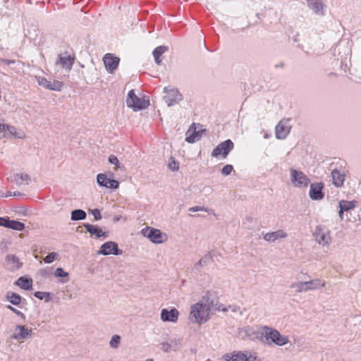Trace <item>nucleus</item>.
I'll use <instances>...</instances> for the list:
<instances>
[{
  "mask_svg": "<svg viewBox=\"0 0 361 361\" xmlns=\"http://www.w3.org/2000/svg\"><path fill=\"white\" fill-rule=\"evenodd\" d=\"M211 306L209 304L199 302L190 307V319L192 322L202 324L209 319V312Z\"/></svg>",
  "mask_w": 361,
  "mask_h": 361,
  "instance_id": "f257e3e1",
  "label": "nucleus"
},
{
  "mask_svg": "<svg viewBox=\"0 0 361 361\" xmlns=\"http://www.w3.org/2000/svg\"><path fill=\"white\" fill-rule=\"evenodd\" d=\"M262 334L268 342L271 341L279 346L284 345L289 342L287 336H281L278 330L267 326L262 327Z\"/></svg>",
  "mask_w": 361,
  "mask_h": 361,
  "instance_id": "f03ea898",
  "label": "nucleus"
},
{
  "mask_svg": "<svg viewBox=\"0 0 361 361\" xmlns=\"http://www.w3.org/2000/svg\"><path fill=\"white\" fill-rule=\"evenodd\" d=\"M325 285V281L319 279H315L309 281H299L293 283L290 286V288H295L296 293H300L304 291L315 290L320 287H324Z\"/></svg>",
  "mask_w": 361,
  "mask_h": 361,
  "instance_id": "7ed1b4c3",
  "label": "nucleus"
},
{
  "mask_svg": "<svg viewBox=\"0 0 361 361\" xmlns=\"http://www.w3.org/2000/svg\"><path fill=\"white\" fill-rule=\"evenodd\" d=\"M141 233L143 236L149 238L151 242L155 244H161L167 240V235L162 233L160 230L146 226L141 230Z\"/></svg>",
  "mask_w": 361,
  "mask_h": 361,
  "instance_id": "20e7f679",
  "label": "nucleus"
},
{
  "mask_svg": "<svg viewBox=\"0 0 361 361\" xmlns=\"http://www.w3.org/2000/svg\"><path fill=\"white\" fill-rule=\"evenodd\" d=\"M290 176L292 185L296 188H307L310 183V179L300 171L290 169Z\"/></svg>",
  "mask_w": 361,
  "mask_h": 361,
  "instance_id": "39448f33",
  "label": "nucleus"
},
{
  "mask_svg": "<svg viewBox=\"0 0 361 361\" xmlns=\"http://www.w3.org/2000/svg\"><path fill=\"white\" fill-rule=\"evenodd\" d=\"M126 104L134 111H139L146 109L149 105V102L144 99L137 97L134 91L131 90L128 92Z\"/></svg>",
  "mask_w": 361,
  "mask_h": 361,
  "instance_id": "423d86ee",
  "label": "nucleus"
},
{
  "mask_svg": "<svg viewBox=\"0 0 361 361\" xmlns=\"http://www.w3.org/2000/svg\"><path fill=\"white\" fill-rule=\"evenodd\" d=\"M234 144L231 140L228 139L219 143L212 152V157L218 158L222 157L225 159L228 155L230 152L233 150Z\"/></svg>",
  "mask_w": 361,
  "mask_h": 361,
  "instance_id": "0eeeda50",
  "label": "nucleus"
},
{
  "mask_svg": "<svg viewBox=\"0 0 361 361\" xmlns=\"http://www.w3.org/2000/svg\"><path fill=\"white\" fill-rule=\"evenodd\" d=\"M164 92L166 94L164 97L165 102L169 106H171L176 104L179 103L183 99V95L176 88L165 87Z\"/></svg>",
  "mask_w": 361,
  "mask_h": 361,
  "instance_id": "6e6552de",
  "label": "nucleus"
},
{
  "mask_svg": "<svg viewBox=\"0 0 361 361\" xmlns=\"http://www.w3.org/2000/svg\"><path fill=\"white\" fill-rule=\"evenodd\" d=\"M98 254L105 256L109 255H121L123 254V250L118 248L116 242L108 241L101 245Z\"/></svg>",
  "mask_w": 361,
  "mask_h": 361,
  "instance_id": "1a4fd4ad",
  "label": "nucleus"
},
{
  "mask_svg": "<svg viewBox=\"0 0 361 361\" xmlns=\"http://www.w3.org/2000/svg\"><path fill=\"white\" fill-rule=\"evenodd\" d=\"M313 235L315 240L323 246L329 245L331 241L329 232L321 226H316Z\"/></svg>",
  "mask_w": 361,
  "mask_h": 361,
  "instance_id": "9d476101",
  "label": "nucleus"
},
{
  "mask_svg": "<svg viewBox=\"0 0 361 361\" xmlns=\"http://www.w3.org/2000/svg\"><path fill=\"white\" fill-rule=\"evenodd\" d=\"M105 68L109 73H113L117 68L120 59L112 54H106L103 57Z\"/></svg>",
  "mask_w": 361,
  "mask_h": 361,
  "instance_id": "9b49d317",
  "label": "nucleus"
},
{
  "mask_svg": "<svg viewBox=\"0 0 361 361\" xmlns=\"http://www.w3.org/2000/svg\"><path fill=\"white\" fill-rule=\"evenodd\" d=\"M37 81L39 85L53 91H61L63 87V83L61 81L54 80L51 82L40 76L37 77Z\"/></svg>",
  "mask_w": 361,
  "mask_h": 361,
  "instance_id": "f8f14e48",
  "label": "nucleus"
},
{
  "mask_svg": "<svg viewBox=\"0 0 361 361\" xmlns=\"http://www.w3.org/2000/svg\"><path fill=\"white\" fill-rule=\"evenodd\" d=\"M97 181L99 186L111 189H117L119 186L118 180L107 177L104 173H99Z\"/></svg>",
  "mask_w": 361,
  "mask_h": 361,
  "instance_id": "ddd939ff",
  "label": "nucleus"
},
{
  "mask_svg": "<svg viewBox=\"0 0 361 361\" xmlns=\"http://www.w3.org/2000/svg\"><path fill=\"white\" fill-rule=\"evenodd\" d=\"M75 62V56L67 54H59L56 63L60 65L63 68L71 71Z\"/></svg>",
  "mask_w": 361,
  "mask_h": 361,
  "instance_id": "4468645a",
  "label": "nucleus"
},
{
  "mask_svg": "<svg viewBox=\"0 0 361 361\" xmlns=\"http://www.w3.org/2000/svg\"><path fill=\"white\" fill-rule=\"evenodd\" d=\"M323 187L322 183H312L310 187V197L313 200H320L323 199L324 196L322 191Z\"/></svg>",
  "mask_w": 361,
  "mask_h": 361,
  "instance_id": "2eb2a0df",
  "label": "nucleus"
},
{
  "mask_svg": "<svg viewBox=\"0 0 361 361\" xmlns=\"http://www.w3.org/2000/svg\"><path fill=\"white\" fill-rule=\"evenodd\" d=\"M32 335V331L30 329L22 325H17L16 331L13 334V338L16 340H25Z\"/></svg>",
  "mask_w": 361,
  "mask_h": 361,
  "instance_id": "dca6fc26",
  "label": "nucleus"
},
{
  "mask_svg": "<svg viewBox=\"0 0 361 361\" xmlns=\"http://www.w3.org/2000/svg\"><path fill=\"white\" fill-rule=\"evenodd\" d=\"M179 312L176 308L170 310L162 309L161 311V319L163 322H176L178 319Z\"/></svg>",
  "mask_w": 361,
  "mask_h": 361,
  "instance_id": "f3484780",
  "label": "nucleus"
},
{
  "mask_svg": "<svg viewBox=\"0 0 361 361\" xmlns=\"http://www.w3.org/2000/svg\"><path fill=\"white\" fill-rule=\"evenodd\" d=\"M290 132V126L287 122L281 121L275 128L276 137L278 139H285Z\"/></svg>",
  "mask_w": 361,
  "mask_h": 361,
  "instance_id": "a211bd4d",
  "label": "nucleus"
},
{
  "mask_svg": "<svg viewBox=\"0 0 361 361\" xmlns=\"http://www.w3.org/2000/svg\"><path fill=\"white\" fill-rule=\"evenodd\" d=\"M195 126V124L192 123L186 132L185 141L188 143H195L202 137L201 130H197Z\"/></svg>",
  "mask_w": 361,
  "mask_h": 361,
  "instance_id": "6ab92c4d",
  "label": "nucleus"
},
{
  "mask_svg": "<svg viewBox=\"0 0 361 361\" xmlns=\"http://www.w3.org/2000/svg\"><path fill=\"white\" fill-rule=\"evenodd\" d=\"M307 6L315 14L324 15V3L323 0H306Z\"/></svg>",
  "mask_w": 361,
  "mask_h": 361,
  "instance_id": "aec40b11",
  "label": "nucleus"
},
{
  "mask_svg": "<svg viewBox=\"0 0 361 361\" xmlns=\"http://www.w3.org/2000/svg\"><path fill=\"white\" fill-rule=\"evenodd\" d=\"M86 231L92 235H95L97 238H106L108 236L107 233L104 232L97 225H92L88 223L83 224Z\"/></svg>",
  "mask_w": 361,
  "mask_h": 361,
  "instance_id": "412c9836",
  "label": "nucleus"
},
{
  "mask_svg": "<svg viewBox=\"0 0 361 361\" xmlns=\"http://www.w3.org/2000/svg\"><path fill=\"white\" fill-rule=\"evenodd\" d=\"M288 236L286 232L283 230H277L274 232L267 233L264 235V240L269 242H274L278 239L286 238Z\"/></svg>",
  "mask_w": 361,
  "mask_h": 361,
  "instance_id": "4be33fe9",
  "label": "nucleus"
},
{
  "mask_svg": "<svg viewBox=\"0 0 361 361\" xmlns=\"http://www.w3.org/2000/svg\"><path fill=\"white\" fill-rule=\"evenodd\" d=\"M331 177L333 180V184L336 187H341L343 185L345 180V174L341 173L338 169H334L331 171Z\"/></svg>",
  "mask_w": 361,
  "mask_h": 361,
  "instance_id": "5701e85b",
  "label": "nucleus"
},
{
  "mask_svg": "<svg viewBox=\"0 0 361 361\" xmlns=\"http://www.w3.org/2000/svg\"><path fill=\"white\" fill-rule=\"evenodd\" d=\"M234 356L237 361H255L257 357L252 355L250 351H234Z\"/></svg>",
  "mask_w": 361,
  "mask_h": 361,
  "instance_id": "b1692460",
  "label": "nucleus"
},
{
  "mask_svg": "<svg viewBox=\"0 0 361 361\" xmlns=\"http://www.w3.org/2000/svg\"><path fill=\"white\" fill-rule=\"evenodd\" d=\"M6 261L11 270L18 269L23 265V264L20 262L19 258L14 255H7Z\"/></svg>",
  "mask_w": 361,
  "mask_h": 361,
  "instance_id": "393cba45",
  "label": "nucleus"
},
{
  "mask_svg": "<svg viewBox=\"0 0 361 361\" xmlns=\"http://www.w3.org/2000/svg\"><path fill=\"white\" fill-rule=\"evenodd\" d=\"M11 181L14 182L18 186L21 185L23 182H25L26 185H29L30 177L28 174L25 173H17L11 178Z\"/></svg>",
  "mask_w": 361,
  "mask_h": 361,
  "instance_id": "a878e982",
  "label": "nucleus"
},
{
  "mask_svg": "<svg viewBox=\"0 0 361 361\" xmlns=\"http://www.w3.org/2000/svg\"><path fill=\"white\" fill-rule=\"evenodd\" d=\"M167 50L168 47L166 46H159L154 49L152 54L157 65L161 64L162 59H161V56Z\"/></svg>",
  "mask_w": 361,
  "mask_h": 361,
  "instance_id": "bb28decb",
  "label": "nucleus"
},
{
  "mask_svg": "<svg viewBox=\"0 0 361 361\" xmlns=\"http://www.w3.org/2000/svg\"><path fill=\"white\" fill-rule=\"evenodd\" d=\"M16 283L22 289L30 290L32 288V280L31 279L21 276L17 280Z\"/></svg>",
  "mask_w": 361,
  "mask_h": 361,
  "instance_id": "cd10ccee",
  "label": "nucleus"
},
{
  "mask_svg": "<svg viewBox=\"0 0 361 361\" xmlns=\"http://www.w3.org/2000/svg\"><path fill=\"white\" fill-rule=\"evenodd\" d=\"M54 276L56 278H61L60 281L62 283H66L69 281L68 273L67 271H65L61 267H58L56 269L54 273Z\"/></svg>",
  "mask_w": 361,
  "mask_h": 361,
  "instance_id": "c85d7f7f",
  "label": "nucleus"
},
{
  "mask_svg": "<svg viewBox=\"0 0 361 361\" xmlns=\"http://www.w3.org/2000/svg\"><path fill=\"white\" fill-rule=\"evenodd\" d=\"M212 261V256L210 252L205 254L195 264V268L198 269L208 265Z\"/></svg>",
  "mask_w": 361,
  "mask_h": 361,
  "instance_id": "c756f323",
  "label": "nucleus"
},
{
  "mask_svg": "<svg viewBox=\"0 0 361 361\" xmlns=\"http://www.w3.org/2000/svg\"><path fill=\"white\" fill-rule=\"evenodd\" d=\"M6 299L7 301L13 304V305H18L21 302L22 298L20 295L13 293L8 292L6 295Z\"/></svg>",
  "mask_w": 361,
  "mask_h": 361,
  "instance_id": "7c9ffc66",
  "label": "nucleus"
},
{
  "mask_svg": "<svg viewBox=\"0 0 361 361\" xmlns=\"http://www.w3.org/2000/svg\"><path fill=\"white\" fill-rule=\"evenodd\" d=\"M87 217L86 212L80 209H74L71 212V219L72 221L84 220Z\"/></svg>",
  "mask_w": 361,
  "mask_h": 361,
  "instance_id": "2f4dec72",
  "label": "nucleus"
},
{
  "mask_svg": "<svg viewBox=\"0 0 361 361\" xmlns=\"http://www.w3.org/2000/svg\"><path fill=\"white\" fill-rule=\"evenodd\" d=\"M7 131L15 137L23 139L25 137L23 131H18V130L13 126L7 125V127L6 128V134L7 133Z\"/></svg>",
  "mask_w": 361,
  "mask_h": 361,
  "instance_id": "473e14b6",
  "label": "nucleus"
},
{
  "mask_svg": "<svg viewBox=\"0 0 361 361\" xmlns=\"http://www.w3.org/2000/svg\"><path fill=\"white\" fill-rule=\"evenodd\" d=\"M356 202L341 200L339 202V208L345 212L350 211L355 208Z\"/></svg>",
  "mask_w": 361,
  "mask_h": 361,
  "instance_id": "72a5a7b5",
  "label": "nucleus"
},
{
  "mask_svg": "<svg viewBox=\"0 0 361 361\" xmlns=\"http://www.w3.org/2000/svg\"><path fill=\"white\" fill-rule=\"evenodd\" d=\"M8 228L16 231H21L25 228V225L23 223L20 221L10 220Z\"/></svg>",
  "mask_w": 361,
  "mask_h": 361,
  "instance_id": "f704fd0d",
  "label": "nucleus"
},
{
  "mask_svg": "<svg viewBox=\"0 0 361 361\" xmlns=\"http://www.w3.org/2000/svg\"><path fill=\"white\" fill-rule=\"evenodd\" d=\"M51 293L36 291L34 293V296L39 300H44L45 302H49L51 300Z\"/></svg>",
  "mask_w": 361,
  "mask_h": 361,
  "instance_id": "c9c22d12",
  "label": "nucleus"
},
{
  "mask_svg": "<svg viewBox=\"0 0 361 361\" xmlns=\"http://www.w3.org/2000/svg\"><path fill=\"white\" fill-rule=\"evenodd\" d=\"M121 341V337L118 335H114L112 336L110 341V346L114 348H116Z\"/></svg>",
  "mask_w": 361,
  "mask_h": 361,
  "instance_id": "e433bc0d",
  "label": "nucleus"
},
{
  "mask_svg": "<svg viewBox=\"0 0 361 361\" xmlns=\"http://www.w3.org/2000/svg\"><path fill=\"white\" fill-rule=\"evenodd\" d=\"M58 254L56 252H50L44 258V262L47 264H50L55 260Z\"/></svg>",
  "mask_w": 361,
  "mask_h": 361,
  "instance_id": "4c0bfd02",
  "label": "nucleus"
},
{
  "mask_svg": "<svg viewBox=\"0 0 361 361\" xmlns=\"http://www.w3.org/2000/svg\"><path fill=\"white\" fill-rule=\"evenodd\" d=\"M233 170V166L231 164H226L221 169V173L224 176H228L231 174V173Z\"/></svg>",
  "mask_w": 361,
  "mask_h": 361,
  "instance_id": "58836bf2",
  "label": "nucleus"
},
{
  "mask_svg": "<svg viewBox=\"0 0 361 361\" xmlns=\"http://www.w3.org/2000/svg\"><path fill=\"white\" fill-rule=\"evenodd\" d=\"M222 358L224 361H237L236 357L234 356V351L224 354Z\"/></svg>",
  "mask_w": 361,
  "mask_h": 361,
  "instance_id": "ea45409f",
  "label": "nucleus"
},
{
  "mask_svg": "<svg viewBox=\"0 0 361 361\" xmlns=\"http://www.w3.org/2000/svg\"><path fill=\"white\" fill-rule=\"evenodd\" d=\"M109 161L111 164H114L116 166V168H119L120 166H119V161L117 158L116 156L114 155V154H111L109 157Z\"/></svg>",
  "mask_w": 361,
  "mask_h": 361,
  "instance_id": "a19ab883",
  "label": "nucleus"
},
{
  "mask_svg": "<svg viewBox=\"0 0 361 361\" xmlns=\"http://www.w3.org/2000/svg\"><path fill=\"white\" fill-rule=\"evenodd\" d=\"M189 211L192 212H199V211H204L206 212H209V209L204 207L195 206V207H190L189 209Z\"/></svg>",
  "mask_w": 361,
  "mask_h": 361,
  "instance_id": "79ce46f5",
  "label": "nucleus"
},
{
  "mask_svg": "<svg viewBox=\"0 0 361 361\" xmlns=\"http://www.w3.org/2000/svg\"><path fill=\"white\" fill-rule=\"evenodd\" d=\"M169 168L172 171H178V168H179V164L177 161H174V160H172L171 162H169Z\"/></svg>",
  "mask_w": 361,
  "mask_h": 361,
  "instance_id": "37998d69",
  "label": "nucleus"
},
{
  "mask_svg": "<svg viewBox=\"0 0 361 361\" xmlns=\"http://www.w3.org/2000/svg\"><path fill=\"white\" fill-rule=\"evenodd\" d=\"M90 212L94 216V218L95 220H100L102 219V215L100 210L98 209H94L92 210H90Z\"/></svg>",
  "mask_w": 361,
  "mask_h": 361,
  "instance_id": "c03bdc74",
  "label": "nucleus"
},
{
  "mask_svg": "<svg viewBox=\"0 0 361 361\" xmlns=\"http://www.w3.org/2000/svg\"><path fill=\"white\" fill-rule=\"evenodd\" d=\"M9 222L10 219L8 218L0 217V226L8 228Z\"/></svg>",
  "mask_w": 361,
  "mask_h": 361,
  "instance_id": "a18cd8bd",
  "label": "nucleus"
},
{
  "mask_svg": "<svg viewBox=\"0 0 361 361\" xmlns=\"http://www.w3.org/2000/svg\"><path fill=\"white\" fill-rule=\"evenodd\" d=\"M161 350L165 352V353H168L171 350V346L169 343H161Z\"/></svg>",
  "mask_w": 361,
  "mask_h": 361,
  "instance_id": "49530a36",
  "label": "nucleus"
},
{
  "mask_svg": "<svg viewBox=\"0 0 361 361\" xmlns=\"http://www.w3.org/2000/svg\"><path fill=\"white\" fill-rule=\"evenodd\" d=\"M9 310H11L13 312H14L16 314L21 317H25V315L23 312H21L20 311H19L18 310L13 307L11 305H8L7 307Z\"/></svg>",
  "mask_w": 361,
  "mask_h": 361,
  "instance_id": "de8ad7c7",
  "label": "nucleus"
},
{
  "mask_svg": "<svg viewBox=\"0 0 361 361\" xmlns=\"http://www.w3.org/2000/svg\"><path fill=\"white\" fill-rule=\"evenodd\" d=\"M229 310H231L233 312H240L242 314V312H240V307L238 305H229Z\"/></svg>",
  "mask_w": 361,
  "mask_h": 361,
  "instance_id": "09e8293b",
  "label": "nucleus"
},
{
  "mask_svg": "<svg viewBox=\"0 0 361 361\" xmlns=\"http://www.w3.org/2000/svg\"><path fill=\"white\" fill-rule=\"evenodd\" d=\"M12 196L11 192H8L5 194L1 190H0V197H8Z\"/></svg>",
  "mask_w": 361,
  "mask_h": 361,
  "instance_id": "8fccbe9b",
  "label": "nucleus"
},
{
  "mask_svg": "<svg viewBox=\"0 0 361 361\" xmlns=\"http://www.w3.org/2000/svg\"><path fill=\"white\" fill-rule=\"evenodd\" d=\"M40 275L43 277H47L49 275V271L47 269H41Z\"/></svg>",
  "mask_w": 361,
  "mask_h": 361,
  "instance_id": "3c124183",
  "label": "nucleus"
},
{
  "mask_svg": "<svg viewBox=\"0 0 361 361\" xmlns=\"http://www.w3.org/2000/svg\"><path fill=\"white\" fill-rule=\"evenodd\" d=\"M224 305H219L218 307L219 311L227 312L229 310V305L228 307H223Z\"/></svg>",
  "mask_w": 361,
  "mask_h": 361,
  "instance_id": "603ef678",
  "label": "nucleus"
},
{
  "mask_svg": "<svg viewBox=\"0 0 361 361\" xmlns=\"http://www.w3.org/2000/svg\"><path fill=\"white\" fill-rule=\"evenodd\" d=\"M4 61L5 64H6V65H10L11 63H15V61H13V60H8V59H5V60H4Z\"/></svg>",
  "mask_w": 361,
  "mask_h": 361,
  "instance_id": "864d4df0",
  "label": "nucleus"
},
{
  "mask_svg": "<svg viewBox=\"0 0 361 361\" xmlns=\"http://www.w3.org/2000/svg\"><path fill=\"white\" fill-rule=\"evenodd\" d=\"M22 195H23V194L18 191L12 192V196H14V197L22 196Z\"/></svg>",
  "mask_w": 361,
  "mask_h": 361,
  "instance_id": "5fc2aeb1",
  "label": "nucleus"
},
{
  "mask_svg": "<svg viewBox=\"0 0 361 361\" xmlns=\"http://www.w3.org/2000/svg\"><path fill=\"white\" fill-rule=\"evenodd\" d=\"M121 219V216H116L114 217L113 220L114 222H118Z\"/></svg>",
  "mask_w": 361,
  "mask_h": 361,
  "instance_id": "6e6d98bb",
  "label": "nucleus"
},
{
  "mask_svg": "<svg viewBox=\"0 0 361 361\" xmlns=\"http://www.w3.org/2000/svg\"><path fill=\"white\" fill-rule=\"evenodd\" d=\"M345 211L342 210L341 209H340L339 210V217L341 218V219H343V212Z\"/></svg>",
  "mask_w": 361,
  "mask_h": 361,
  "instance_id": "4d7b16f0",
  "label": "nucleus"
},
{
  "mask_svg": "<svg viewBox=\"0 0 361 361\" xmlns=\"http://www.w3.org/2000/svg\"><path fill=\"white\" fill-rule=\"evenodd\" d=\"M145 361H154L152 359H147Z\"/></svg>",
  "mask_w": 361,
  "mask_h": 361,
  "instance_id": "13d9d810",
  "label": "nucleus"
},
{
  "mask_svg": "<svg viewBox=\"0 0 361 361\" xmlns=\"http://www.w3.org/2000/svg\"><path fill=\"white\" fill-rule=\"evenodd\" d=\"M207 361H210V360H207Z\"/></svg>",
  "mask_w": 361,
  "mask_h": 361,
  "instance_id": "bf43d9fd",
  "label": "nucleus"
},
{
  "mask_svg": "<svg viewBox=\"0 0 361 361\" xmlns=\"http://www.w3.org/2000/svg\"><path fill=\"white\" fill-rule=\"evenodd\" d=\"M360 82H361V81H360Z\"/></svg>",
  "mask_w": 361,
  "mask_h": 361,
  "instance_id": "052dcab7",
  "label": "nucleus"
}]
</instances>
